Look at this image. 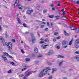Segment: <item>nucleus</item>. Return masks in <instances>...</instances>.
I'll list each match as a JSON object with an SVG mask.
<instances>
[{"label":"nucleus","mask_w":79,"mask_h":79,"mask_svg":"<svg viewBox=\"0 0 79 79\" xmlns=\"http://www.w3.org/2000/svg\"><path fill=\"white\" fill-rule=\"evenodd\" d=\"M26 13L27 14H28V15H30V10H27Z\"/></svg>","instance_id":"21"},{"label":"nucleus","mask_w":79,"mask_h":79,"mask_svg":"<svg viewBox=\"0 0 79 79\" xmlns=\"http://www.w3.org/2000/svg\"><path fill=\"white\" fill-rule=\"evenodd\" d=\"M73 41V39H72L69 42V45H71V44H72V42Z\"/></svg>","instance_id":"15"},{"label":"nucleus","mask_w":79,"mask_h":79,"mask_svg":"<svg viewBox=\"0 0 79 79\" xmlns=\"http://www.w3.org/2000/svg\"><path fill=\"white\" fill-rule=\"evenodd\" d=\"M49 17L50 18H54V17H55V15H49Z\"/></svg>","instance_id":"19"},{"label":"nucleus","mask_w":79,"mask_h":79,"mask_svg":"<svg viewBox=\"0 0 79 79\" xmlns=\"http://www.w3.org/2000/svg\"><path fill=\"white\" fill-rule=\"evenodd\" d=\"M64 34L65 35H66V36H69V35H70V34L68 33L67 32L64 31Z\"/></svg>","instance_id":"7"},{"label":"nucleus","mask_w":79,"mask_h":79,"mask_svg":"<svg viewBox=\"0 0 79 79\" xmlns=\"http://www.w3.org/2000/svg\"><path fill=\"white\" fill-rule=\"evenodd\" d=\"M44 31H48V28H45L44 29Z\"/></svg>","instance_id":"34"},{"label":"nucleus","mask_w":79,"mask_h":79,"mask_svg":"<svg viewBox=\"0 0 79 79\" xmlns=\"http://www.w3.org/2000/svg\"><path fill=\"white\" fill-rule=\"evenodd\" d=\"M52 74H53V73H54V71H56L57 69H56V68H52Z\"/></svg>","instance_id":"11"},{"label":"nucleus","mask_w":79,"mask_h":79,"mask_svg":"<svg viewBox=\"0 0 79 79\" xmlns=\"http://www.w3.org/2000/svg\"><path fill=\"white\" fill-rule=\"evenodd\" d=\"M55 18H56V19H60V18H60V16H57L55 17Z\"/></svg>","instance_id":"29"},{"label":"nucleus","mask_w":79,"mask_h":79,"mask_svg":"<svg viewBox=\"0 0 79 79\" xmlns=\"http://www.w3.org/2000/svg\"><path fill=\"white\" fill-rule=\"evenodd\" d=\"M19 3H18L16 2H15V3L14 4V6H15V7H16V6H18V5Z\"/></svg>","instance_id":"16"},{"label":"nucleus","mask_w":79,"mask_h":79,"mask_svg":"<svg viewBox=\"0 0 79 79\" xmlns=\"http://www.w3.org/2000/svg\"><path fill=\"white\" fill-rule=\"evenodd\" d=\"M26 69H27V67H24L23 68V69H22V71H24V70H26Z\"/></svg>","instance_id":"28"},{"label":"nucleus","mask_w":79,"mask_h":79,"mask_svg":"<svg viewBox=\"0 0 79 79\" xmlns=\"http://www.w3.org/2000/svg\"><path fill=\"white\" fill-rule=\"evenodd\" d=\"M35 71H31L30 72V74H31L32 73H35Z\"/></svg>","instance_id":"31"},{"label":"nucleus","mask_w":79,"mask_h":79,"mask_svg":"<svg viewBox=\"0 0 79 79\" xmlns=\"http://www.w3.org/2000/svg\"><path fill=\"white\" fill-rule=\"evenodd\" d=\"M57 34H58V33L55 32V33H54V35H57Z\"/></svg>","instance_id":"61"},{"label":"nucleus","mask_w":79,"mask_h":79,"mask_svg":"<svg viewBox=\"0 0 79 79\" xmlns=\"http://www.w3.org/2000/svg\"><path fill=\"white\" fill-rule=\"evenodd\" d=\"M53 41L54 42H56V39H53Z\"/></svg>","instance_id":"53"},{"label":"nucleus","mask_w":79,"mask_h":79,"mask_svg":"<svg viewBox=\"0 0 79 79\" xmlns=\"http://www.w3.org/2000/svg\"><path fill=\"white\" fill-rule=\"evenodd\" d=\"M34 11V10L33 9H32L31 10H30V15L31 14V13H32Z\"/></svg>","instance_id":"35"},{"label":"nucleus","mask_w":79,"mask_h":79,"mask_svg":"<svg viewBox=\"0 0 79 79\" xmlns=\"http://www.w3.org/2000/svg\"><path fill=\"white\" fill-rule=\"evenodd\" d=\"M10 64H12V65H13V66H15V64L13 62H10Z\"/></svg>","instance_id":"26"},{"label":"nucleus","mask_w":79,"mask_h":79,"mask_svg":"<svg viewBox=\"0 0 79 79\" xmlns=\"http://www.w3.org/2000/svg\"><path fill=\"white\" fill-rule=\"evenodd\" d=\"M15 2H16L17 3H19V0H16Z\"/></svg>","instance_id":"46"},{"label":"nucleus","mask_w":79,"mask_h":79,"mask_svg":"<svg viewBox=\"0 0 79 79\" xmlns=\"http://www.w3.org/2000/svg\"><path fill=\"white\" fill-rule=\"evenodd\" d=\"M47 11V9H44L43 10V14H44V13H45Z\"/></svg>","instance_id":"24"},{"label":"nucleus","mask_w":79,"mask_h":79,"mask_svg":"<svg viewBox=\"0 0 79 79\" xmlns=\"http://www.w3.org/2000/svg\"><path fill=\"white\" fill-rule=\"evenodd\" d=\"M41 47L43 48H46V46L45 45L42 44L41 45Z\"/></svg>","instance_id":"18"},{"label":"nucleus","mask_w":79,"mask_h":79,"mask_svg":"<svg viewBox=\"0 0 79 79\" xmlns=\"http://www.w3.org/2000/svg\"><path fill=\"white\" fill-rule=\"evenodd\" d=\"M25 8H26V9H27V10H29V7L28 6H25Z\"/></svg>","instance_id":"42"},{"label":"nucleus","mask_w":79,"mask_h":79,"mask_svg":"<svg viewBox=\"0 0 79 79\" xmlns=\"http://www.w3.org/2000/svg\"><path fill=\"white\" fill-rule=\"evenodd\" d=\"M34 51L35 53H37V52H38V49L37 48H35L34 49Z\"/></svg>","instance_id":"9"},{"label":"nucleus","mask_w":79,"mask_h":79,"mask_svg":"<svg viewBox=\"0 0 79 79\" xmlns=\"http://www.w3.org/2000/svg\"><path fill=\"white\" fill-rule=\"evenodd\" d=\"M39 63V61L38 60L36 61H35V63L37 64V63Z\"/></svg>","instance_id":"55"},{"label":"nucleus","mask_w":79,"mask_h":79,"mask_svg":"<svg viewBox=\"0 0 79 79\" xmlns=\"http://www.w3.org/2000/svg\"><path fill=\"white\" fill-rule=\"evenodd\" d=\"M48 79H52V76H50L48 78Z\"/></svg>","instance_id":"47"},{"label":"nucleus","mask_w":79,"mask_h":79,"mask_svg":"<svg viewBox=\"0 0 79 79\" xmlns=\"http://www.w3.org/2000/svg\"><path fill=\"white\" fill-rule=\"evenodd\" d=\"M18 8L20 10H22V9L23 8V6H22V5L19 4L18 6Z\"/></svg>","instance_id":"8"},{"label":"nucleus","mask_w":79,"mask_h":79,"mask_svg":"<svg viewBox=\"0 0 79 79\" xmlns=\"http://www.w3.org/2000/svg\"><path fill=\"white\" fill-rule=\"evenodd\" d=\"M75 58L76 60H77V61H79V55L76 56Z\"/></svg>","instance_id":"13"},{"label":"nucleus","mask_w":79,"mask_h":79,"mask_svg":"<svg viewBox=\"0 0 79 79\" xmlns=\"http://www.w3.org/2000/svg\"><path fill=\"white\" fill-rule=\"evenodd\" d=\"M62 20H66L67 18L66 17V16H64L61 17Z\"/></svg>","instance_id":"10"},{"label":"nucleus","mask_w":79,"mask_h":79,"mask_svg":"<svg viewBox=\"0 0 79 79\" xmlns=\"http://www.w3.org/2000/svg\"><path fill=\"white\" fill-rule=\"evenodd\" d=\"M3 45L4 47L6 46V47H7L9 48V51L10 52H11V49H12V44L11 42H9L8 43L7 42H6L5 44H3Z\"/></svg>","instance_id":"1"},{"label":"nucleus","mask_w":79,"mask_h":79,"mask_svg":"<svg viewBox=\"0 0 79 79\" xmlns=\"http://www.w3.org/2000/svg\"><path fill=\"white\" fill-rule=\"evenodd\" d=\"M48 70L46 69H44L42 70L39 75V77H42L44 76L47 74Z\"/></svg>","instance_id":"2"},{"label":"nucleus","mask_w":79,"mask_h":79,"mask_svg":"<svg viewBox=\"0 0 79 79\" xmlns=\"http://www.w3.org/2000/svg\"><path fill=\"white\" fill-rule=\"evenodd\" d=\"M23 26L24 27H27V26H26V24L25 23H23Z\"/></svg>","instance_id":"32"},{"label":"nucleus","mask_w":79,"mask_h":79,"mask_svg":"<svg viewBox=\"0 0 79 79\" xmlns=\"http://www.w3.org/2000/svg\"><path fill=\"white\" fill-rule=\"evenodd\" d=\"M37 34H38V35L39 37H40V34H39V32H37Z\"/></svg>","instance_id":"58"},{"label":"nucleus","mask_w":79,"mask_h":79,"mask_svg":"<svg viewBox=\"0 0 79 79\" xmlns=\"http://www.w3.org/2000/svg\"><path fill=\"white\" fill-rule=\"evenodd\" d=\"M47 24L48 26H49V22H47Z\"/></svg>","instance_id":"64"},{"label":"nucleus","mask_w":79,"mask_h":79,"mask_svg":"<svg viewBox=\"0 0 79 79\" xmlns=\"http://www.w3.org/2000/svg\"><path fill=\"white\" fill-rule=\"evenodd\" d=\"M11 70L10 69L8 71H7V73H9V74H10V73H11Z\"/></svg>","instance_id":"27"},{"label":"nucleus","mask_w":79,"mask_h":79,"mask_svg":"<svg viewBox=\"0 0 79 79\" xmlns=\"http://www.w3.org/2000/svg\"><path fill=\"white\" fill-rule=\"evenodd\" d=\"M62 45H68V41L65 40L63 41Z\"/></svg>","instance_id":"6"},{"label":"nucleus","mask_w":79,"mask_h":79,"mask_svg":"<svg viewBox=\"0 0 79 79\" xmlns=\"http://www.w3.org/2000/svg\"><path fill=\"white\" fill-rule=\"evenodd\" d=\"M41 28H44V25H43L41 26Z\"/></svg>","instance_id":"60"},{"label":"nucleus","mask_w":79,"mask_h":79,"mask_svg":"<svg viewBox=\"0 0 79 79\" xmlns=\"http://www.w3.org/2000/svg\"><path fill=\"white\" fill-rule=\"evenodd\" d=\"M27 76H29V75H30V72H29L27 73Z\"/></svg>","instance_id":"43"},{"label":"nucleus","mask_w":79,"mask_h":79,"mask_svg":"<svg viewBox=\"0 0 79 79\" xmlns=\"http://www.w3.org/2000/svg\"><path fill=\"white\" fill-rule=\"evenodd\" d=\"M54 6H55V5H54V4L53 3L50 6H51V7H53Z\"/></svg>","instance_id":"44"},{"label":"nucleus","mask_w":79,"mask_h":79,"mask_svg":"<svg viewBox=\"0 0 79 79\" xmlns=\"http://www.w3.org/2000/svg\"><path fill=\"white\" fill-rule=\"evenodd\" d=\"M75 32L76 33H79V28H75Z\"/></svg>","instance_id":"12"},{"label":"nucleus","mask_w":79,"mask_h":79,"mask_svg":"<svg viewBox=\"0 0 79 79\" xmlns=\"http://www.w3.org/2000/svg\"><path fill=\"white\" fill-rule=\"evenodd\" d=\"M57 56L58 58H64V56L60 55H57Z\"/></svg>","instance_id":"17"},{"label":"nucleus","mask_w":79,"mask_h":79,"mask_svg":"<svg viewBox=\"0 0 79 79\" xmlns=\"http://www.w3.org/2000/svg\"><path fill=\"white\" fill-rule=\"evenodd\" d=\"M75 43H76V44H79V40L77 39L76 40Z\"/></svg>","instance_id":"20"},{"label":"nucleus","mask_w":79,"mask_h":79,"mask_svg":"<svg viewBox=\"0 0 79 79\" xmlns=\"http://www.w3.org/2000/svg\"><path fill=\"white\" fill-rule=\"evenodd\" d=\"M39 43L40 44H44V41H40Z\"/></svg>","instance_id":"45"},{"label":"nucleus","mask_w":79,"mask_h":79,"mask_svg":"<svg viewBox=\"0 0 79 79\" xmlns=\"http://www.w3.org/2000/svg\"><path fill=\"white\" fill-rule=\"evenodd\" d=\"M12 40L13 42H16V40L14 39H12Z\"/></svg>","instance_id":"50"},{"label":"nucleus","mask_w":79,"mask_h":79,"mask_svg":"<svg viewBox=\"0 0 79 79\" xmlns=\"http://www.w3.org/2000/svg\"><path fill=\"white\" fill-rule=\"evenodd\" d=\"M53 53H54L53 51V50H51L49 51L48 55H52V54H53Z\"/></svg>","instance_id":"4"},{"label":"nucleus","mask_w":79,"mask_h":79,"mask_svg":"<svg viewBox=\"0 0 79 79\" xmlns=\"http://www.w3.org/2000/svg\"><path fill=\"white\" fill-rule=\"evenodd\" d=\"M3 40V38L2 37H0V40Z\"/></svg>","instance_id":"40"},{"label":"nucleus","mask_w":79,"mask_h":79,"mask_svg":"<svg viewBox=\"0 0 79 79\" xmlns=\"http://www.w3.org/2000/svg\"><path fill=\"white\" fill-rule=\"evenodd\" d=\"M51 26H53L54 25V24H53L52 23H51Z\"/></svg>","instance_id":"59"},{"label":"nucleus","mask_w":79,"mask_h":79,"mask_svg":"<svg viewBox=\"0 0 79 79\" xmlns=\"http://www.w3.org/2000/svg\"><path fill=\"white\" fill-rule=\"evenodd\" d=\"M4 54V55H5L6 56H9V54H8V53L5 52Z\"/></svg>","instance_id":"23"},{"label":"nucleus","mask_w":79,"mask_h":79,"mask_svg":"<svg viewBox=\"0 0 79 79\" xmlns=\"http://www.w3.org/2000/svg\"><path fill=\"white\" fill-rule=\"evenodd\" d=\"M9 56V58H11V59H13V57H12L11 56Z\"/></svg>","instance_id":"63"},{"label":"nucleus","mask_w":79,"mask_h":79,"mask_svg":"<svg viewBox=\"0 0 79 79\" xmlns=\"http://www.w3.org/2000/svg\"><path fill=\"white\" fill-rule=\"evenodd\" d=\"M17 21H18L19 23H21V20H20L19 19V18H17Z\"/></svg>","instance_id":"22"},{"label":"nucleus","mask_w":79,"mask_h":79,"mask_svg":"<svg viewBox=\"0 0 79 79\" xmlns=\"http://www.w3.org/2000/svg\"><path fill=\"white\" fill-rule=\"evenodd\" d=\"M62 63H63V61H61V62H60L59 63V66H61V64H62Z\"/></svg>","instance_id":"48"},{"label":"nucleus","mask_w":79,"mask_h":79,"mask_svg":"<svg viewBox=\"0 0 79 79\" xmlns=\"http://www.w3.org/2000/svg\"><path fill=\"white\" fill-rule=\"evenodd\" d=\"M62 15H66V13H65V11H63Z\"/></svg>","instance_id":"38"},{"label":"nucleus","mask_w":79,"mask_h":79,"mask_svg":"<svg viewBox=\"0 0 79 79\" xmlns=\"http://www.w3.org/2000/svg\"><path fill=\"white\" fill-rule=\"evenodd\" d=\"M70 28L71 30H75V29H76V28H75L74 27L72 26H70Z\"/></svg>","instance_id":"14"},{"label":"nucleus","mask_w":79,"mask_h":79,"mask_svg":"<svg viewBox=\"0 0 79 79\" xmlns=\"http://www.w3.org/2000/svg\"><path fill=\"white\" fill-rule=\"evenodd\" d=\"M75 53H76V54H79V51L75 52Z\"/></svg>","instance_id":"49"},{"label":"nucleus","mask_w":79,"mask_h":79,"mask_svg":"<svg viewBox=\"0 0 79 79\" xmlns=\"http://www.w3.org/2000/svg\"><path fill=\"white\" fill-rule=\"evenodd\" d=\"M76 3H77V5H79V0L77 1Z\"/></svg>","instance_id":"52"},{"label":"nucleus","mask_w":79,"mask_h":79,"mask_svg":"<svg viewBox=\"0 0 79 79\" xmlns=\"http://www.w3.org/2000/svg\"><path fill=\"white\" fill-rule=\"evenodd\" d=\"M25 60L26 61H30V59L29 58H26Z\"/></svg>","instance_id":"25"},{"label":"nucleus","mask_w":79,"mask_h":79,"mask_svg":"<svg viewBox=\"0 0 79 79\" xmlns=\"http://www.w3.org/2000/svg\"><path fill=\"white\" fill-rule=\"evenodd\" d=\"M30 35L31 37V41L32 43H35L36 41V38H35V37L34 36V34L31 33Z\"/></svg>","instance_id":"3"},{"label":"nucleus","mask_w":79,"mask_h":79,"mask_svg":"<svg viewBox=\"0 0 79 79\" xmlns=\"http://www.w3.org/2000/svg\"><path fill=\"white\" fill-rule=\"evenodd\" d=\"M57 6H61V5H60V3H59L57 4Z\"/></svg>","instance_id":"54"},{"label":"nucleus","mask_w":79,"mask_h":79,"mask_svg":"<svg viewBox=\"0 0 79 79\" xmlns=\"http://www.w3.org/2000/svg\"><path fill=\"white\" fill-rule=\"evenodd\" d=\"M38 58H41V57H42V55H39L38 56Z\"/></svg>","instance_id":"39"},{"label":"nucleus","mask_w":79,"mask_h":79,"mask_svg":"<svg viewBox=\"0 0 79 79\" xmlns=\"http://www.w3.org/2000/svg\"><path fill=\"white\" fill-rule=\"evenodd\" d=\"M2 58L4 59V61L5 62L7 61V59H6V57H5V55H2Z\"/></svg>","instance_id":"5"},{"label":"nucleus","mask_w":79,"mask_h":79,"mask_svg":"<svg viewBox=\"0 0 79 79\" xmlns=\"http://www.w3.org/2000/svg\"><path fill=\"white\" fill-rule=\"evenodd\" d=\"M52 10L53 11H55V7H52Z\"/></svg>","instance_id":"37"},{"label":"nucleus","mask_w":79,"mask_h":79,"mask_svg":"<svg viewBox=\"0 0 79 79\" xmlns=\"http://www.w3.org/2000/svg\"><path fill=\"white\" fill-rule=\"evenodd\" d=\"M42 24H45L46 23L45 22H42L41 23Z\"/></svg>","instance_id":"62"},{"label":"nucleus","mask_w":79,"mask_h":79,"mask_svg":"<svg viewBox=\"0 0 79 79\" xmlns=\"http://www.w3.org/2000/svg\"><path fill=\"white\" fill-rule=\"evenodd\" d=\"M57 48H58V49H60V47L59 46H57Z\"/></svg>","instance_id":"56"},{"label":"nucleus","mask_w":79,"mask_h":79,"mask_svg":"<svg viewBox=\"0 0 79 79\" xmlns=\"http://www.w3.org/2000/svg\"><path fill=\"white\" fill-rule=\"evenodd\" d=\"M24 34H29V31H27V32H25V33H23Z\"/></svg>","instance_id":"30"},{"label":"nucleus","mask_w":79,"mask_h":79,"mask_svg":"<svg viewBox=\"0 0 79 79\" xmlns=\"http://www.w3.org/2000/svg\"><path fill=\"white\" fill-rule=\"evenodd\" d=\"M68 45H66V46H64V47H63V48H66L67 47H68Z\"/></svg>","instance_id":"41"},{"label":"nucleus","mask_w":79,"mask_h":79,"mask_svg":"<svg viewBox=\"0 0 79 79\" xmlns=\"http://www.w3.org/2000/svg\"><path fill=\"white\" fill-rule=\"evenodd\" d=\"M21 52L22 53H24V50H23V49H21Z\"/></svg>","instance_id":"57"},{"label":"nucleus","mask_w":79,"mask_h":79,"mask_svg":"<svg viewBox=\"0 0 79 79\" xmlns=\"http://www.w3.org/2000/svg\"><path fill=\"white\" fill-rule=\"evenodd\" d=\"M24 76V75L23 74H21L19 76V77H23Z\"/></svg>","instance_id":"51"},{"label":"nucleus","mask_w":79,"mask_h":79,"mask_svg":"<svg viewBox=\"0 0 79 79\" xmlns=\"http://www.w3.org/2000/svg\"><path fill=\"white\" fill-rule=\"evenodd\" d=\"M46 42H48V40L47 39H46L45 40Z\"/></svg>","instance_id":"33"},{"label":"nucleus","mask_w":79,"mask_h":79,"mask_svg":"<svg viewBox=\"0 0 79 79\" xmlns=\"http://www.w3.org/2000/svg\"><path fill=\"white\" fill-rule=\"evenodd\" d=\"M47 69H48V70H51V68H49L48 67H47L46 68Z\"/></svg>","instance_id":"36"}]
</instances>
